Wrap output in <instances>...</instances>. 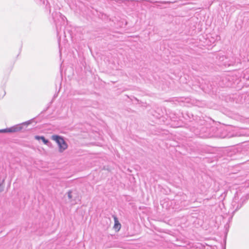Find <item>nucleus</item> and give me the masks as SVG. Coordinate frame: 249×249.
Instances as JSON below:
<instances>
[{
	"label": "nucleus",
	"instance_id": "f257e3e1",
	"mask_svg": "<svg viewBox=\"0 0 249 249\" xmlns=\"http://www.w3.org/2000/svg\"><path fill=\"white\" fill-rule=\"evenodd\" d=\"M51 139L57 143L60 152H63L68 148V144L65 141L63 137L54 135L52 136Z\"/></svg>",
	"mask_w": 249,
	"mask_h": 249
},
{
	"label": "nucleus",
	"instance_id": "f03ea898",
	"mask_svg": "<svg viewBox=\"0 0 249 249\" xmlns=\"http://www.w3.org/2000/svg\"><path fill=\"white\" fill-rule=\"evenodd\" d=\"M32 120L28 121L27 122L23 123L20 124H18L12 126L10 128H7L5 129H0V133H13L22 130L23 128V126H27V125L30 124L31 123Z\"/></svg>",
	"mask_w": 249,
	"mask_h": 249
},
{
	"label": "nucleus",
	"instance_id": "7ed1b4c3",
	"mask_svg": "<svg viewBox=\"0 0 249 249\" xmlns=\"http://www.w3.org/2000/svg\"><path fill=\"white\" fill-rule=\"evenodd\" d=\"M35 138L36 139L38 140H41L44 144L47 145L49 146H50L52 144L51 142L48 140L46 139L44 136H36Z\"/></svg>",
	"mask_w": 249,
	"mask_h": 249
},
{
	"label": "nucleus",
	"instance_id": "20e7f679",
	"mask_svg": "<svg viewBox=\"0 0 249 249\" xmlns=\"http://www.w3.org/2000/svg\"><path fill=\"white\" fill-rule=\"evenodd\" d=\"M114 220L115 222L114 228L115 229L120 230L121 227V225L118 220V218L116 216H114Z\"/></svg>",
	"mask_w": 249,
	"mask_h": 249
},
{
	"label": "nucleus",
	"instance_id": "39448f33",
	"mask_svg": "<svg viewBox=\"0 0 249 249\" xmlns=\"http://www.w3.org/2000/svg\"><path fill=\"white\" fill-rule=\"evenodd\" d=\"M5 181V179L3 178L1 180H0V192H2L4 190V186L3 185Z\"/></svg>",
	"mask_w": 249,
	"mask_h": 249
},
{
	"label": "nucleus",
	"instance_id": "423d86ee",
	"mask_svg": "<svg viewBox=\"0 0 249 249\" xmlns=\"http://www.w3.org/2000/svg\"><path fill=\"white\" fill-rule=\"evenodd\" d=\"M238 198H236V196H235L233 199V201L231 203V205L232 206H233V208L235 207L236 204V202H237V201L238 200Z\"/></svg>",
	"mask_w": 249,
	"mask_h": 249
},
{
	"label": "nucleus",
	"instance_id": "0eeeda50",
	"mask_svg": "<svg viewBox=\"0 0 249 249\" xmlns=\"http://www.w3.org/2000/svg\"><path fill=\"white\" fill-rule=\"evenodd\" d=\"M243 203V201H242V203L241 202H240V203L238 204L235 210L237 211L238 209H239L242 206Z\"/></svg>",
	"mask_w": 249,
	"mask_h": 249
},
{
	"label": "nucleus",
	"instance_id": "6e6552de",
	"mask_svg": "<svg viewBox=\"0 0 249 249\" xmlns=\"http://www.w3.org/2000/svg\"><path fill=\"white\" fill-rule=\"evenodd\" d=\"M71 193H72L71 191H69L68 192V196L69 198H70V199H71V198H72V196Z\"/></svg>",
	"mask_w": 249,
	"mask_h": 249
},
{
	"label": "nucleus",
	"instance_id": "1a4fd4ad",
	"mask_svg": "<svg viewBox=\"0 0 249 249\" xmlns=\"http://www.w3.org/2000/svg\"><path fill=\"white\" fill-rule=\"evenodd\" d=\"M163 3H170V2H166V1H164V2H162Z\"/></svg>",
	"mask_w": 249,
	"mask_h": 249
},
{
	"label": "nucleus",
	"instance_id": "9d476101",
	"mask_svg": "<svg viewBox=\"0 0 249 249\" xmlns=\"http://www.w3.org/2000/svg\"><path fill=\"white\" fill-rule=\"evenodd\" d=\"M248 198L246 197V198H244V200H243V201H245L246 199H248Z\"/></svg>",
	"mask_w": 249,
	"mask_h": 249
}]
</instances>
